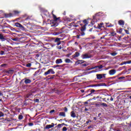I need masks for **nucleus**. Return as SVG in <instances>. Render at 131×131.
Segmentation results:
<instances>
[{"label": "nucleus", "instance_id": "1", "mask_svg": "<svg viewBox=\"0 0 131 131\" xmlns=\"http://www.w3.org/2000/svg\"><path fill=\"white\" fill-rule=\"evenodd\" d=\"M53 20H51L50 22L52 24V27H57L59 25V23L61 22V17H57L55 14L52 13Z\"/></svg>", "mask_w": 131, "mask_h": 131}, {"label": "nucleus", "instance_id": "2", "mask_svg": "<svg viewBox=\"0 0 131 131\" xmlns=\"http://www.w3.org/2000/svg\"><path fill=\"white\" fill-rule=\"evenodd\" d=\"M97 86H107V84L105 83H101L96 84H91L88 86V88H97Z\"/></svg>", "mask_w": 131, "mask_h": 131}, {"label": "nucleus", "instance_id": "3", "mask_svg": "<svg viewBox=\"0 0 131 131\" xmlns=\"http://www.w3.org/2000/svg\"><path fill=\"white\" fill-rule=\"evenodd\" d=\"M55 71H54V70L53 69H50L48 70L47 72H46L43 75L44 76H47V75H49V74H55Z\"/></svg>", "mask_w": 131, "mask_h": 131}, {"label": "nucleus", "instance_id": "4", "mask_svg": "<svg viewBox=\"0 0 131 131\" xmlns=\"http://www.w3.org/2000/svg\"><path fill=\"white\" fill-rule=\"evenodd\" d=\"M88 92H90V94H89L88 95H86L85 96V97H89V96H91L92 95H93V94H94V93H97L98 92H100V90H95L94 89H89L88 90Z\"/></svg>", "mask_w": 131, "mask_h": 131}, {"label": "nucleus", "instance_id": "5", "mask_svg": "<svg viewBox=\"0 0 131 131\" xmlns=\"http://www.w3.org/2000/svg\"><path fill=\"white\" fill-rule=\"evenodd\" d=\"M15 26H16V27H18L19 29H21V30H25V27L19 23H15Z\"/></svg>", "mask_w": 131, "mask_h": 131}, {"label": "nucleus", "instance_id": "6", "mask_svg": "<svg viewBox=\"0 0 131 131\" xmlns=\"http://www.w3.org/2000/svg\"><path fill=\"white\" fill-rule=\"evenodd\" d=\"M22 81H24L26 84H29V83H31L32 81L27 78H25L21 80L20 83H22Z\"/></svg>", "mask_w": 131, "mask_h": 131}, {"label": "nucleus", "instance_id": "7", "mask_svg": "<svg viewBox=\"0 0 131 131\" xmlns=\"http://www.w3.org/2000/svg\"><path fill=\"white\" fill-rule=\"evenodd\" d=\"M102 68H103V65H102V64L95 67V69L96 71V72H99V71H100V70L102 69Z\"/></svg>", "mask_w": 131, "mask_h": 131}, {"label": "nucleus", "instance_id": "8", "mask_svg": "<svg viewBox=\"0 0 131 131\" xmlns=\"http://www.w3.org/2000/svg\"><path fill=\"white\" fill-rule=\"evenodd\" d=\"M20 13H21V11H20L14 10L12 11L13 16L14 17V16H18V15H19V14H20Z\"/></svg>", "mask_w": 131, "mask_h": 131}, {"label": "nucleus", "instance_id": "9", "mask_svg": "<svg viewBox=\"0 0 131 131\" xmlns=\"http://www.w3.org/2000/svg\"><path fill=\"white\" fill-rule=\"evenodd\" d=\"M92 56L91 55L88 54H85L82 55V59H90Z\"/></svg>", "mask_w": 131, "mask_h": 131}, {"label": "nucleus", "instance_id": "10", "mask_svg": "<svg viewBox=\"0 0 131 131\" xmlns=\"http://www.w3.org/2000/svg\"><path fill=\"white\" fill-rule=\"evenodd\" d=\"M61 38H56L54 41L55 42H57L56 45L57 46H60V45H61Z\"/></svg>", "mask_w": 131, "mask_h": 131}, {"label": "nucleus", "instance_id": "11", "mask_svg": "<svg viewBox=\"0 0 131 131\" xmlns=\"http://www.w3.org/2000/svg\"><path fill=\"white\" fill-rule=\"evenodd\" d=\"M54 126H55V124L52 123L51 125H47L45 128H46V129H49V128H52V127H54Z\"/></svg>", "mask_w": 131, "mask_h": 131}, {"label": "nucleus", "instance_id": "12", "mask_svg": "<svg viewBox=\"0 0 131 131\" xmlns=\"http://www.w3.org/2000/svg\"><path fill=\"white\" fill-rule=\"evenodd\" d=\"M116 73V70L113 69L109 71L110 75H114Z\"/></svg>", "mask_w": 131, "mask_h": 131}, {"label": "nucleus", "instance_id": "13", "mask_svg": "<svg viewBox=\"0 0 131 131\" xmlns=\"http://www.w3.org/2000/svg\"><path fill=\"white\" fill-rule=\"evenodd\" d=\"M79 56H80V54L79 52H75V54L74 55H73L72 56V58H77L78 57H79Z\"/></svg>", "mask_w": 131, "mask_h": 131}, {"label": "nucleus", "instance_id": "14", "mask_svg": "<svg viewBox=\"0 0 131 131\" xmlns=\"http://www.w3.org/2000/svg\"><path fill=\"white\" fill-rule=\"evenodd\" d=\"M5 18H11V17L13 16V13H6L5 14Z\"/></svg>", "mask_w": 131, "mask_h": 131}, {"label": "nucleus", "instance_id": "15", "mask_svg": "<svg viewBox=\"0 0 131 131\" xmlns=\"http://www.w3.org/2000/svg\"><path fill=\"white\" fill-rule=\"evenodd\" d=\"M0 39L2 41H5V40H7V39L5 36H4L3 34H0Z\"/></svg>", "mask_w": 131, "mask_h": 131}, {"label": "nucleus", "instance_id": "16", "mask_svg": "<svg viewBox=\"0 0 131 131\" xmlns=\"http://www.w3.org/2000/svg\"><path fill=\"white\" fill-rule=\"evenodd\" d=\"M55 63L56 64H61V63H63V60L61 58H58L56 60Z\"/></svg>", "mask_w": 131, "mask_h": 131}, {"label": "nucleus", "instance_id": "17", "mask_svg": "<svg viewBox=\"0 0 131 131\" xmlns=\"http://www.w3.org/2000/svg\"><path fill=\"white\" fill-rule=\"evenodd\" d=\"M96 77L98 79H102L103 78V75L102 74H96Z\"/></svg>", "mask_w": 131, "mask_h": 131}, {"label": "nucleus", "instance_id": "18", "mask_svg": "<svg viewBox=\"0 0 131 131\" xmlns=\"http://www.w3.org/2000/svg\"><path fill=\"white\" fill-rule=\"evenodd\" d=\"M103 25H104V23H100L98 25V26H97L96 28L97 29H101V28H102V27H103Z\"/></svg>", "mask_w": 131, "mask_h": 131}, {"label": "nucleus", "instance_id": "19", "mask_svg": "<svg viewBox=\"0 0 131 131\" xmlns=\"http://www.w3.org/2000/svg\"><path fill=\"white\" fill-rule=\"evenodd\" d=\"M118 24L119 25H120V26H123V25H124V21L121 19L119 20L118 21Z\"/></svg>", "mask_w": 131, "mask_h": 131}, {"label": "nucleus", "instance_id": "20", "mask_svg": "<svg viewBox=\"0 0 131 131\" xmlns=\"http://www.w3.org/2000/svg\"><path fill=\"white\" fill-rule=\"evenodd\" d=\"M59 115V116H62V117H66V114L64 112H60Z\"/></svg>", "mask_w": 131, "mask_h": 131}, {"label": "nucleus", "instance_id": "21", "mask_svg": "<svg viewBox=\"0 0 131 131\" xmlns=\"http://www.w3.org/2000/svg\"><path fill=\"white\" fill-rule=\"evenodd\" d=\"M86 29V26L83 25V26L81 27L80 30L81 32L84 31Z\"/></svg>", "mask_w": 131, "mask_h": 131}, {"label": "nucleus", "instance_id": "22", "mask_svg": "<svg viewBox=\"0 0 131 131\" xmlns=\"http://www.w3.org/2000/svg\"><path fill=\"white\" fill-rule=\"evenodd\" d=\"M61 67H63V66L60 64H56L52 66V68H61Z\"/></svg>", "mask_w": 131, "mask_h": 131}, {"label": "nucleus", "instance_id": "23", "mask_svg": "<svg viewBox=\"0 0 131 131\" xmlns=\"http://www.w3.org/2000/svg\"><path fill=\"white\" fill-rule=\"evenodd\" d=\"M71 117H73V118H75L76 115H75V113L74 112V111L71 112Z\"/></svg>", "mask_w": 131, "mask_h": 131}, {"label": "nucleus", "instance_id": "24", "mask_svg": "<svg viewBox=\"0 0 131 131\" xmlns=\"http://www.w3.org/2000/svg\"><path fill=\"white\" fill-rule=\"evenodd\" d=\"M64 32V31L61 30L58 32H55V35H59V34H61V33H63Z\"/></svg>", "mask_w": 131, "mask_h": 131}, {"label": "nucleus", "instance_id": "25", "mask_svg": "<svg viewBox=\"0 0 131 131\" xmlns=\"http://www.w3.org/2000/svg\"><path fill=\"white\" fill-rule=\"evenodd\" d=\"M131 62L130 60H128L121 63V65H124V64H130Z\"/></svg>", "mask_w": 131, "mask_h": 131}, {"label": "nucleus", "instance_id": "26", "mask_svg": "<svg viewBox=\"0 0 131 131\" xmlns=\"http://www.w3.org/2000/svg\"><path fill=\"white\" fill-rule=\"evenodd\" d=\"M101 106H102V107H105V108H107V107H108V105H107V103H106L102 102L101 103Z\"/></svg>", "mask_w": 131, "mask_h": 131}, {"label": "nucleus", "instance_id": "27", "mask_svg": "<svg viewBox=\"0 0 131 131\" xmlns=\"http://www.w3.org/2000/svg\"><path fill=\"white\" fill-rule=\"evenodd\" d=\"M83 23H84L85 24L84 25H85V26H86V25H88V24H89V21H88L87 19H84L83 20Z\"/></svg>", "mask_w": 131, "mask_h": 131}, {"label": "nucleus", "instance_id": "28", "mask_svg": "<svg viewBox=\"0 0 131 131\" xmlns=\"http://www.w3.org/2000/svg\"><path fill=\"white\" fill-rule=\"evenodd\" d=\"M64 61H65L66 63H71V60H70V59H69V58L66 59Z\"/></svg>", "mask_w": 131, "mask_h": 131}, {"label": "nucleus", "instance_id": "29", "mask_svg": "<svg viewBox=\"0 0 131 131\" xmlns=\"http://www.w3.org/2000/svg\"><path fill=\"white\" fill-rule=\"evenodd\" d=\"M77 64H82V63H84V60H78L77 61Z\"/></svg>", "mask_w": 131, "mask_h": 131}, {"label": "nucleus", "instance_id": "30", "mask_svg": "<svg viewBox=\"0 0 131 131\" xmlns=\"http://www.w3.org/2000/svg\"><path fill=\"white\" fill-rule=\"evenodd\" d=\"M11 39H12V40H13L14 41H18L19 39L18 38V37H15V38H13Z\"/></svg>", "mask_w": 131, "mask_h": 131}, {"label": "nucleus", "instance_id": "31", "mask_svg": "<svg viewBox=\"0 0 131 131\" xmlns=\"http://www.w3.org/2000/svg\"><path fill=\"white\" fill-rule=\"evenodd\" d=\"M62 126L61 124H58L55 127H57V128H61Z\"/></svg>", "mask_w": 131, "mask_h": 131}, {"label": "nucleus", "instance_id": "32", "mask_svg": "<svg viewBox=\"0 0 131 131\" xmlns=\"http://www.w3.org/2000/svg\"><path fill=\"white\" fill-rule=\"evenodd\" d=\"M18 119L19 120H22V119H23V116H22V115H20L18 116Z\"/></svg>", "mask_w": 131, "mask_h": 131}, {"label": "nucleus", "instance_id": "33", "mask_svg": "<svg viewBox=\"0 0 131 131\" xmlns=\"http://www.w3.org/2000/svg\"><path fill=\"white\" fill-rule=\"evenodd\" d=\"M111 56H116V55H117V53L113 52V53H111Z\"/></svg>", "mask_w": 131, "mask_h": 131}, {"label": "nucleus", "instance_id": "34", "mask_svg": "<svg viewBox=\"0 0 131 131\" xmlns=\"http://www.w3.org/2000/svg\"><path fill=\"white\" fill-rule=\"evenodd\" d=\"M26 67H28V68H30L31 67V63H28L26 64Z\"/></svg>", "mask_w": 131, "mask_h": 131}, {"label": "nucleus", "instance_id": "35", "mask_svg": "<svg viewBox=\"0 0 131 131\" xmlns=\"http://www.w3.org/2000/svg\"><path fill=\"white\" fill-rule=\"evenodd\" d=\"M111 35L112 36H114L115 35H116V33L112 32V33H111Z\"/></svg>", "mask_w": 131, "mask_h": 131}, {"label": "nucleus", "instance_id": "36", "mask_svg": "<svg viewBox=\"0 0 131 131\" xmlns=\"http://www.w3.org/2000/svg\"><path fill=\"white\" fill-rule=\"evenodd\" d=\"M7 73H9V74H11L12 73H13V70H10L7 71Z\"/></svg>", "mask_w": 131, "mask_h": 131}, {"label": "nucleus", "instance_id": "37", "mask_svg": "<svg viewBox=\"0 0 131 131\" xmlns=\"http://www.w3.org/2000/svg\"><path fill=\"white\" fill-rule=\"evenodd\" d=\"M81 36H84V35H85V33H84V31H82L81 32Z\"/></svg>", "mask_w": 131, "mask_h": 131}, {"label": "nucleus", "instance_id": "38", "mask_svg": "<svg viewBox=\"0 0 131 131\" xmlns=\"http://www.w3.org/2000/svg\"><path fill=\"white\" fill-rule=\"evenodd\" d=\"M74 81H77L78 80V78H77V76H76L74 78Z\"/></svg>", "mask_w": 131, "mask_h": 131}, {"label": "nucleus", "instance_id": "39", "mask_svg": "<svg viewBox=\"0 0 131 131\" xmlns=\"http://www.w3.org/2000/svg\"><path fill=\"white\" fill-rule=\"evenodd\" d=\"M97 16H98V14H95L94 16H93V20L95 21L96 20V18H97Z\"/></svg>", "mask_w": 131, "mask_h": 131}, {"label": "nucleus", "instance_id": "40", "mask_svg": "<svg viewBox=\"0 0 131 131\" xmlns=\"http://www.w3.org/2000/svg\"><path fill=\"white\" fill-rule=\"evenodd\" d=\"M34 102L35 103H38L39 102V99H34Z\"/></svg>", "mask_w": 131, "mask_h": 131}, {"label": "nucleus", "instance_id": "41", "mask_svg": "<svg viewBox=\"0 0 131 131\" xmlns=\"http://www.w3.org/2000/svg\"><path fill=\"white\" fill-rule=\"evenodd\" d=\"M95 105H96V106L97 107H101V103H100V104L96 103Z\"/></svg>", "mask_w": 131, "mask_h": 131}, {"label": "nucleus", "instance_id": "42", "mask_svg": "<svg viewBox=\"0 0 131 131\" xmlns=\"http://www.w3.org/2000/svg\"><path fill=\"white\" fill-rule=\"evenodd\" d=\"M4 54H5V51H1L0 52V55H4Z\"/></svg>", "mask_w": 131, "mask_h": 131}, {"label": "nucleus", "instance_id": "43", "mask_svg": "<svg viewBox=\"0 0 131 131\" xmlns=\"http://www.w3.org/2000/svg\"><path fill=\"white\" fill-rule=\"evenodd\" d=\"M102 75V78H106V74H101Z\"/></svg>", "mask_w": 131, "mask_h": 131}, {"label": "nucleus", "instance_id": "44", "mask_svg": "<svg viewBox=\"0 0 131 131\" xmlns=\"http://www.w3.org/2000/svg\"><path fill=\"white\" fill-rule=\"evenodd\" d=\"M62 131H67V127H63L62 128Z\"/></svg>", "mask_w": 131, "mask_h": 131}, {"label": "nucleus", "instance_id": "45", "mask_svg": "<svg viewBox=\"0 0 131 131\" xmlns=\"http://www.w3.org/2000/svg\"><path fill=\"white\" fill-rule=\"evenodd\" d=\"M72 55V53H69V54H67L66 57H69Z\"/></svg>", "mask_w": 131, "mask_h": 131}, {"label": "nucleus", "instance_id": "46", "mask_svg": "<svg viewBox=\"0 0 131 131\" xmlns=\"http://www.w3.org/2000/svg\"><path fill=\"white\" fill-rule=\"evenodd\" d=\"M28 125H29V126H33V123H29Z\"/></svg>", "mask_w": 131, "mask_h": 131}, {"label": "nucleus", "instance_id": "47", "mask_svg": "<svg viewBox=\"0 0 131 131\" xmlns=\"http://www.w3.org/2000/svg\"><path fill=\"white\" fill-rule=\"evenodd\" d=\"M90 122H92V120H89L88 121H86V124H89V123H90Z\"/></svg>", "mask_w": 131, "mask_h": 131}, {"label": "nucleus", "instance_id": "48", "mask_svg": "<svg viewBox=\"0 0 131 131\" xmlns=\"http://www.w3.org/2000/svg\"><path fill=\"white\" fill-rule=\"evenodd\" d=\"M5 120H6V121H8V122H10V121H11V120L9 118H6Z\"/></svg>", "mask_w": 131, "mask_h": 131}, {"label": "nucleus", "instance_id": "49", "mask_svg": "<svg viewBox=\"0 0 131 131\" xmlns=\"http://www.w3.org/2000/svg\"><path fill=\"white\" fill-rule=\"evenodd\" d=\"M54 112H55V110H52L50 111V114H52V113H54Z\"/></svg>", "mask_w": 131, "mask_h": 131}, {"label": "nucleus", "instance_id": "50", "mask_svg": "<svg viewBox=\"0 0 131 131\" xmlns=\"http://www.w3.org/2000/svg\"><path fill=\"white\" fill-rule=\"evenodd\" d=\"M4 116V113L3 112H0V117Z\"/></svg>", "mask_w": 131, "mask_h": 131}, {"label": "nucleus", "instance_id": "51", "mask_svg": "<svg viewBox=\"0 0 131 131\" xmlns=\"http://www.w3.org/2000/svg\"><path fill=\"white\" fill-rule=\"evenodd\" d=\"M3 96H4V94L2 92V91L0 90V97H3Z\"/></svg>", "mask_w": 131, "mask_h": 131}, {"label": "nucleus", "instance_id": "52", "mask_svg": "<svg viewBox=\"0 0 131 131\" xmlns=\"http://www.w3.org/2000/svg\"><path fill=\"white\" fill-rule=\"evenodd\" d=\"M94 69H95V67L88 69V70H93Z\"/></svg>", "mask_w": 131, "mask_h": 131}, {"label": "nucleus", "instance_id": "53", "mask_svg": "<svg viewBox=\"0 0 131 131\" xmlns=\"http://www.w3.org/2000/svg\"><path fill=\"white\" fill-rule=\"evenodd\" d=\"M55 75H53L51 77L49 78V79H54V78H55Z\"/></svg>", "mask_w": 131, "mask_h": 131}, {"label": "nucleus", "instance_id": "54", "mask_svg": "<svg viewBox=\"0 0 131 131\" xmlns=\"http://www.w3.org/2000/svg\"><path fill=\"white\" fill-rule=\"evenodd\" d=\"M124 78H125L124 77H120L118 78V79H124Z\"/></svg>", "mask_w": 131, "mask_h": 131}, {"label": "nucleus", "instance_id": "55", "mask_svg": "<svg viewBox=\"0 0 131 131\" xmlns=\"http://www.w3.org/2000/svg\"><path fill=\"white\" fill-rule=\"evenodd\" d=\"M95 72H97V71H96V70L91 71L90 72V73H95Z\"/></svg>", "mask_w": 131, "mask_h": 131}, {"label": "nucleus", "instance_id": "56", "mask_svg": "<svg viewBox=\"0 0 131 131\" xmlns=\"http://www.w3.org/2000/svg\"><path fill=\"white\" fill-rule=\"evenodd\" d=\"M107 27H113V25L110 24V25L107 26Z\"/></svg>", "mask_w": 131, "mask_h": 131}, {"label": "nucleus", "instance_id": "57", "mask_svg": "<svg viewBox=\"0 0 131 131\" xmlns=\"http://www.w3.org/2000/svg\"><path fill=\"white\" fill-rule=\"evenodd\" d=\"M125 31L127 34H129V32L128 31V30H125Z\"/></svg>", "mask_w": 131, "mask_h": 131}, {"label": "nucleus", "instance_id": "58", "mask_svg": "<svg viewBox=\"0 0 131 131\" xmlns=\"http://www.w3.org/2000/svg\"><path fill=\"white\" fill-rule=\"evenodd\" d=\"M64 110L65 112H67V111H68V109L66 107H64Z\"/></svg>", "mask_w": 131, "mask_h": 131}, {"label": "nucleus", "instance_id": "59", "mask_svg": "<svg viewBox=\"0 0 131 131\" xmlns=\"http://www.w3.org/2000/svg\"><path fill=\"white\" fill-rule=\"evenodd\" d=\"M116 77H110L108 78V79H114V78H116Z\"/></svg>", "mask_w": 131, "mask_h": 131}, {"label": "nucleus", "instance_id": "60", "mask_svg": "<svg viewBox=\"0 0 131 131\" xmlns=\"http://www.w3.org/2000/svg\"><path fill=\"white\" fill-rule=\"evenodd\" d=\"M119 33H121V32H122V29L120 28L119 31Z\"/></svg>", "mask_w": 131, "mask_h": 131}, {"label": "nucleus", "instance_id": "61", "mask_svg": "<svg viewBox=\"0 0 131 131\" xmlns=\"http://www.w3.org/2000/svg\"><path fill=\"white\" fill-rule=\"evenodd\" d=\"M80 36H81L80 35H77L76 37L77 38H80Z\"/></svg>", "mask_w": 131, "mask_h": 131}, {"label": "nucleus", "instance_id": "62", "mask_svg": "<svg viewBox=\"0 0 131 131\" xmlns=\"http://www.w3.org/2000/svg\"><path fill=\"white\" fill-rule=\"evenodd\" d=\"M2 67H5V66H7V64H2L1 65Z\"/></svg>", "mask_w": 131, "mask_h": 131}, {"label": "nucleus", "instance_id": "63", "mask_svg": "<svg viewBox=\"0 0 131 131\" xmlns=\"http://www.w3.org/2000/svg\"><path fill=\"white\" fill-rule=\"evenodd\" d=\"M89 104V102L86 101V102H83V104H84V105H85V104Z\"/></svg>", "mask_w": 131, "mask_h": 131}, {"label": "nucleus", "instance_id": "64", "mask_svg": "<svg viewBox=\"0 0 131 131\" xmlns=\"http://www.w3.org/2000/svg\"><path fill=\"white\" fill-rule=\"evenodd\" d=\"M93 120H94L95 121H96V120H97V117H94Z\"/></svg>", "mask_w": 131, "mask_h": 131}]
</instances>
